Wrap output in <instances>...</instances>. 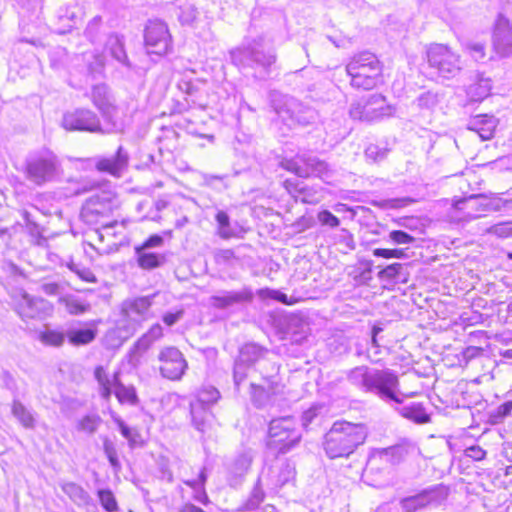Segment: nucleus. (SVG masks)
<instances>
[{"label": "nucleus", "mask_w": 512, "mask_h": 512, "mask_svg": "<svg viewBox=\"0 0 512 512\" xmlns=\"http://www.w3.org/2000/svg\"><path fill=\"white\" fill-rule=\"evenodd\" d=\"M113 420L117 424L122 436L126 438L132 445L135 442L136 433H133V431L124 423L120 417L113 416Z\"/></svg>", "instance_id": "obj_58"}, {"label": "nucleus", "mask_w": 512, "mask_h": 512, "mask_svg": "<svg viewBox=\"0 0 512 512\" xmlns=\"http://www.w3.org/2000/svg\"><path fill=\"white\" fill-rule=\"evenodd\" d=\"M220 392L212 386L203 387L197 394V400L192 404H200V407H208L217 402Z\"/></svg>", "instance_id": "obj_41"}, {"label": "nucleus", "mask_w": 512, "mask_h": 512, "mask_svg": "<svg viewBox=\"0 0 512 512\" xmlns=\"http://www.w3.org/2000/svg\"><path fill=\"white\" fill-rule=\"evenodd\" d=\"M427 59L429 65L446 78L455 76L461 69L459 56L442 44L430 46Z\"/></svg>", "instance_id": "obj_11"}, {"label": "nucleus", "mask_w": 512, "mask_h": 512, "mask_svg": "<svg viewBox=\"0 0 512 512\" xmlns=\"http://www.w3.org/2000/svg\"><path fill=\"white\" fill-rule=\"evenodd\" d=\"M404 265L393 263L378 272V278L382 281L397 282L402 280Z\"/></svg>", "instance_id": "obj_40"}, {"label": "nucleus", "mask_w": 512, "mask_h": 512, "mask_svg": "<svg viewBox=\"0 0 512 512\" xmlns=\"http://www.w3.org/2000/svg\"><path fill=\"white\" fill-rule=\"evenodd\" d=\"M66 334L57 330H45L40 333L39 340L49 346L60 347L63 345Z\"/></svg>", "instance_id": "obj_44"}, {"label": "nucleus", "mask_w": 512, "mask_h": 512, "mask_svg": "<svg viewBox=\"0 0 512 512\" xmlns=\"http://www.w3.org/2000/svg\"><path fill=\"white\" fill-rule=\"evenodd\" d=\"M128 161V153L122 146H119L115 155L97 158L95 167L99 172L108 173L114 177H120L127 168Z\"/></svg>", "instance_id": "obj_18"}, {"label": "nucleus", "mask_w": 512, "mask_h": 512, "mask_svg": "<svg viewBox=\"0 0 512 512\" xmlns=\"http://www.w3.org/2000/svg\"><path fill=\"white\" fill-rule=\"evenodd\" d=\"M160 372L169 380H179L185 373L187 362L175 347H166L159 354Z\"/></svg>", "instance_id": "obj_14"}, {"label": "nucleus", "mask_w": 512, "mask_h": 512, "mask_svg": "<svg viewBox=\"0 0 512 512\" xmlns=\"http://www.w3.org/2000/svg\"><path fill=\"white\" fill-rule=\"evenodd\" d=\"M107 49L115 60L128 68L131 67L124 48V41L122 37L118 35H110L107 41Z\"/></svg>", "instance_id": "obj_29"}, {"label": "nucleus", "mask_w": 512, "mask_h": 512, "mask_svg": "<svg viewBox=\"0 0 512 512\" xmlns=\"http://www.w3.org/2000/svg\"><path fill=\"white\" fill-rule=\"evenodd\" d=\"M493 48L499 57H507L512 52V28L509 20L502 14L495 22Z\"/></svg>", "instance_id": "obj_16"}, {"label": "nucleus", "mask_w": 512, "mask_h": 512, "mask_svg": "<svg viewBox=\"0 0 512 512\" xmlns=\"http://www.w3.org/2000/svg\"><path fill=\"white\" fill-rule=\"evenodd\" d=\"M207 480L206 468H202L199 473L197 480H184V483L195 491L201 490V493L195 496V499L199 502L206 503L207 495L204 491V484Z\"/></svg>", "instance_id": "obj_42"}, {"label": "nucleus", "mask_w": 512, "mask_h": 512, "mask_svg": "<svg viewBox=\"0 0 512 512\" xmlns=\"http://www.w3.org/2000/svg\"><path fill=\"white\" fill-rule=\"evenodd\" d=\"M109 198L100 197L99 195L89 198L81 212L82 217L89 222H92L93 216L104 215L109 210Z\"/></svg>", "instance_id": "obj_24"}, {"label": "nucleus", "mask_w": 512, "mask_h": 512, "mask_svg": "<svg viewBox=\"0 0 512 512\" xmlns=\"http://www.w3.org/2000/svg\"><path fill=\"white\" fill-rule=\"evenodd\" d=\"M251 398L257 406H263L268 400L270 391L263 385L250 384Z\"/></svg>", "instance_id": "obj_46"}, {"label": "nucleus", "mask_w": 512, "mask_h": 512, "mask_svg": "<svg viewBox=\"0 0 512 512\" xmlns=\"http://www.w3.org/2000/svg\"><path fill=\"white\" fill-rule=\"evenodd\" d=\"M275 112L290 125L308 126L318 119V113L293 97H284L282 105L273 104Z\"/></svg>", "instance_id": "obj_10"}, {"label": "nucleus", "mask_w": 512, "mask_h": 512, "mask_svg": "<svg viewBox=\"0 0 512 512\" xmlns=\"http://www.w3.org/2000/svg\"><path fill=\"white\" fill-rule=\"evenodd\" d=\"M60 162L57 156L49 151H42L29 157L26 161V177L36 185L52 181L59 170Z\"/></svg>", "instance_id": "obj_6"}, {"label": "nucleus", "mask_w": 512, "mask_h": 512, "mask_svg": "<svg viewBox=\"0 0 512 512\" xmlns=\"http://www.w3.org/2000/svg\"><path fill=\"white\" fill-rule=\"evenodd\" d=\"M138 254V265L142 269L152 270L164 265L167 261L166 256L152 252H146L142 249H136Z\"/></svg>", "instance_id": "obj_30"}, {"label": "nucleus", "mask_w": 512, "mask_h": 512, "mask_svg": "<svg viewBox=\"0 0 512 512\" xmlns=\"http://www.w3.org/2000/svg\"><path fill=\"white\" fill-rule=\"evenodd\" d=\"M373 255L383 258H403L405 253L402 249L377 248L373 251Z\"/></svg>", "instance_id": "obj_59"}, {"label": "nucleus", "mask_w": 512, "mask_h": 512, "mask_svg": "<svg viewBox=\"0 0 512 512\" xmlns=\"http://www.w3.org/2000/svg\"><path fill=\"white\" fill-rule=\"evenodd\" d=\"M346 73L354 89L372 90L383 83V67L369 51L354 54L346 64Z\"/></svg>", "instance_id": "obj_3"}, {"label": "nucleus", "mask_w": 512, "mask_h": 512, "mask_svg": "<svg viewBox=\"0 0 512 512\" xmlns=\"http://www.w3.org/2000/svg\"><path fill=\"white\" fill-rule=\"evenodd\" d=\"M497 121L494 116L479 114L473 116L467 125V128L478 134L481 140H489L493 137Z\"/></svg>", "instance_id": "obj_21"}, {"label": "nucleus", "mask_w": 512, "mask_h": 512, "mask_svg": "<svg viewBox=\"0 0 512 512\" xmlns=\"http://www.w3.org/2000/svg\"><path fill=\"white\" fill-rule=\"evenodd\" d=\"M102 19L99 16L94 17L87 25L85 34L90 39L91 42H95L97 40V36L100 31Z\"/></svg>", "instance_id": "obj_55"}, {"label": "nucleus", "mask_w": 512, "mask_h": 512, "mask_svg": "<svg viewBox=\"0 0 512 512\" xmlns=\"http://www.w3.org/2000/svg\"><path fill=\"white\" fill-rule=\"evenodd\" d=\"M254 294L249 287L238 291L222 290L209 298L210 305L215 309H230L252 302Z\"/></svg>", "instance_id": "obj_15"}, {"label": "nucleus", "mask_w": 512, "mask_h": 512, "mask_svg": "<svg viewBox=\"0 0 512 512\" xmlns=\"http://www.w3.org/2000/svg\"><path fill=\"white\" fill-rule=\"evenodd\" d=\"M67 311L72 315L83 314L89 310L90 305L76 298H67L64 300Z\"/></svg>", "instance_id": "obj_50"}, {"label": "nucleus", "mask_w": 512, "mask_h": 512, "mask_svg": "<svg viewBox=\"0 0 512 512\" xmlns=\"http://www.w3.org/2000/svg\"><path fill=\"white\" fill-rule=\"evenodd\" d=\"M398 413L405 419L416 424H426L431 421L430 414L420 402H411L397 408Z\"/></svg>", "instance_id": "obj_23"}, {"label": "nucleus", "mask_w": 512, "mask_h": 512, "mask_svg": "<svg viewBox=\"0 0 512 512\" xmlns=\"http://www.w3.org/2000/svg\"><path fill=\"white\" fill-rule=\"evenodd\" d=\"M103 118L106 121L104 129L109 130L107 134L118 131L121 129V123L118 121V108L111 102L104 108L99 109Z\"/></svg>", "instance_id": "obj_36"}, {"label": "nucleus", "mask_w": 512, "mask_h": 512, "mask_svg": "<svg viewBox=\"0 0 512 512\" xmlns=\"http://www.w3.org/2000/svg\"><path fill=\"white\" fill-rule=\"evenodd\" d=\"M153 342L144 334L139 338L128 353V363L136 368L141 363L143 354L149 349Z\"/></svg>", "instance_id": "obj_32"}, {"label": "nucleus", "mask_w": 512, "mask_h": 512, "mask_svg": "<svg viewBox=\"0 0 512 512\" xmlns=\"http://www.w3.org/2000/svg\"><path fill=\"white\" fill-rule=\"evenodd\" d=\"M148 54L165 55L171 49V36L167 25L161 20H150L144 34Z\"/></svg>", "instance_id": "obj_13"}, {"label": "nucleus", "mask_w": 512, "mask_h": 512, "mask_svg": "<svg viewBox=\"0 0 512 512\" xmlns=\"http://www.w3.org/2000/svg\"><path fill=\"white\" fill-rule=\"evenodd\" d=\"M439 103V95L432 91H427L417 98V105L422 109H433Z\"/></svg>", "instance_id": "obj_49"}, {"label": "nucleus", "mask_w": 512, "mask_h": 512, "mask_svg": "<svg viewBox=\"0 0 512 512\" xmlns=\"http://www.w3.org/2000/svg\"><path fill=\"white\" fill-rule=\"evenodd\" d=\"M266 352V349L255 343H246L240 348L233 368V381L236 390L240 389V385L246 380L249 371L256 362L264 357Z\"/></svg>", "instance_id": "obj_12"}, {"label": "nucleus", "mask_w": 512, "mask_h": 512, "mask_svg": "<svg viewBox=\"0 0 512 512\" xmlns=\"http://www.w3.org/2000/svg\"><path fill=\"white\" fill-rule=\"evenodd\" d=\"M318 221L325 226L330 228L338 227L340 220L328 210H322L317 215Z\"/></svg>", "instance_id": "obj_56"}, {"label": "nucleus", "mask_w": 512, "mask_h": 512, "mask_svg": "<svg viewBox=\"0 0 512 512\" xmlns=\"http://www.w3.org/2000/svg\"><path fill=\"white\" fill-rule=\"evenodd\" d=\"M215 221L217 223V235L221 239L226 240L235 236V231L230 223V217L225 211L218 210L215 215Z\"/></svg>", "instance_id": "obj_37"}, {"label": "nucleus", "mask_w": 512, "mask_h": 512, "mask_svg": "<svg viewBox=\"0 0 512 512\" xmlns=\"http://www.w3.org/2000/svg\"><path fill=\"white\" fill-rule=\"evenodd\" d=\"M98 497L102 507L106 511L114 512L118 509L116 499L110 490H99Z\"/></svg>", "instance_id": "obj_47"}, {"label": "nucleus", "mask_w": 512, "mask_h": 512, "mask_svg": "<svg viewBox=\"0 0 512 512\" xmlns=\"http://www.w3.org/2000/svg\"><path fill=\"white\" fill-rule=\"evenodd\" d=\"M284 186L288 193L296 200L305 204H317L321 201L320 192L302 181L286 180Z\"/></svg>", "instance_id": "obj_20"}, {"label": "nucleus", "mask_w": 512, "mask_h": 512, "mask_svg": "<svg viewBox=\"0 0 512 512\" xmlns=\"http://www.w3.org/2000/svg\"><path fill=\"white\" fill-rule=\"evenodd\" d=\"M214 258L218 264H228L235 258V254L231 249H219L215 251Z\"/></svg>", "instance_id": "obj_63"}, {"label": "nucleus", "mask_w": 512, "mask_h": 512, "mask_svg": "<svg viewBox=\"0 0 512 512\" xmlns=\"http://www.w3.org/2000/svg\"><path fill=\"white\" fill-rule=\"evenodd\" d=\"M67 267L69 270L77 274L82 280L90 283L96 282V277L92 273V271L78 263H74L70 261L67 263Z\"/></svg>", "instance_id": "obj_48"}, {"label": "nucleus", "mask_w": 512, "mask_h": 512, "mask_svg": "<svg viewBox=\"0 0 512 512\" xmlns=\"http://www.w3.org/2000/svg\"><path fill=\"white\" fill-rule=\"evenodd\" d=\"M264 496H265V494H264L262 488L260 487V484L258 481L257 484L255 485V487L253 488L250 498L247 501V507L249 509H256L260 505V503L263 502Z\"/></svg>", "instance_id": "obj_54"}, {"label": "nucleus", "mask_w": 512, "mask_h": 512, "mask_svg": "<svg viewBox=\"0 0 512 512\" xmlns=\"http://www.w3.org/2000/svg\"><path fill=\"white\" fill-rule=\"evenodd\" d=\"M62 491L78 506L89 504V494L78 484L66 482L61 485Z\"/></svg>", "instance_id": "obj_31"}, {"label": "nucleus", "mask_w": 512, "mask_h": 512, "mask_svg": "<svg viewBox=\"0 0 512 512\" xmlns=\"http://www.w3.org/2000/svg\"><path fill=\"white\" fill-rule=\"evenodd\" d=\"M91 101L98 110L111 103L108 87L105 84L93 86Z\"/></svg>", "instance_id": "obj_39"}, {"label": "nucleus", "mask_w": 512, "mask_h": 512, "mask_svg": "<svg viewBox=\"0 0 512 512\" xmlns=\"http://www.w3.org/2000/svg\"><path fill=\"white\" fill-rule=\"evenodd\" d=\"M294 474H295V469L290 463H288V462L282 463L281 473L279 474V477H278V483L280 485H284L286 482H288L290 479H292L294 477Z\"/></svg>", "instance_id": "obj_61"}, {"label": "nucleus", "mask_w": 512, "mask_h": 512, "mask_svg": "<svg viewBox=\"0 0 512 512\" xmlns=\"http://www.w3.org/2000/svg\"><path fill=\"white\" fill-rule=\"evenodd\" d=\"M232 63L239 67H260L269 72L276 63L277 56L273 49L265 48L260 41L254 40L248 46L233 49L230 52Z\"/></svg>", "instance_id": "obj_5"}, {"label": "nucleus", "mask_w": 512, "mask_h": 512, "mask_svg": "<svg viewBox=\"0 0 512 512\" xmlns=\"http://www.w3.org/2000/svg\"><path fill=\"white\" fill-rule=\"evenodd\" d=\"M69 343L73 346H83L93 342L97 336V329L92 328H72L66 333Z\"/></svg>", "instance_id": "obj_27"}, {"label": "nucleus", "mask_w": 512, "mask_h": 512, "mask_svg": "<svg viewBox=\"0 0 512 512\" xmlns=\"http://www.w3.org/2000/svg\"><path fill=\"white\" fill-rule=\"evenodd\" d=\"M403 457V449L401 447L392 446L373 453L367 461L365 471H372L378 463L396 464Z\"/></svg>", "instance_id": "obj_22"}, {"label": "nucleus", "mask_w": 512, "mask_h": 512, "mask_svg": "<svg viewBox=\"0 0 512 512\" xmlns=\"http://www.w3.org/2000/svg\"><path fill=\"white\" fill-rule=\"evenodd\" d=\"M487 233L494 234L499 238L512 237V221L493 225L487 229Z\"/></svg>", "instance_id": "obj_52"}, {"label": "nucleus", "mask_w": 512, "mask_h": 512, "mask_svg": "<svg viewBox=\"0 0 512 512\" xmlns=\"http://www.w3.org/2000/svg\"><path fill=\"white\" fill-rule=\"evenodd\" d=\"M39 289L48 296H58L63 291V287L57 282H43Z\"/></svg>", "instance_id": "obj_60"}, {"label": "nucleus", "mask_w": 512, "mask_h": 512, "mask_svg": "<svg viewBox=\"0 0 512 512\" xmlns=\"http://www.w3.org/2000/svg\"><path fill=\"white\" fill-rule=\"evenodd\" d=\"M301 438L302 432L294 417L286 416L270 421L267 441L269 449L286 454L299 444Z\"/></svg>", "instance_id": "obj_4"}, {"label": "nucleus", "mask_w": 512, "mask_h": 512, "mask_svg": "<svg viewBox=\"0 0 512 512\" xmlns=\"http://www.w3.org/2000/svg\"><path fill=\"white\" fill-rule=\"evenodd\" d=\"M321 405H315L306 410L302 415V426L306 428L319 415L322 410Z\"/></svg>", "instance_id": "obj_62"}, {"label": "nucleus", "mask_w": 512, "mask_h": 512, "mask_svg": "<svg viewBox=\"0 0 512 512\" xmlns=\"http://www.w3.org/2000/svg\"><path fill=\"white\" fill-rule=\"evenodd\" d=\"M389 238L395 244H410L414 241V237L402 230H393L389 234Z\"/></svg>", "instance_id": "obj_57"}, {"label": "nucleus", "mask_w": 512, "mask_h": 512, "mask_svg": "<svg viewBox=\"0 0 512 512\" xmlns=\"http://www.w3.org/2000/svg\"><path fill=\"white\" fill-rule=\"evenodd\" d=\"M61 127L69 132H87L104 135L109 130L103 128L100 117L88 108H74L63 113Z\"/></svg>", "instance_id": "obj_7"}, {"label": "nucleus", "mask_w": 512, "mask_h": 512, "mask_svg": "<svg viewBox=\"0 0 512 512\" xmlns=\"http://www.w3.org/2000/svg\"><path fill=\"white\" fill-rule=\"evenodd\" d=\"M458 210L473 209L481 211L496 210L497 207L493 205L492 201L483 197L482 195H471L467 198L459 199L454 204Z\"/></svg>", "instance_id": "obj_26"}, {"label": "nucleus", "mask_w": 512, "mask_h": 512, "mask_svg": "<svg viewBox=\"0 0 512 512\" xmlns=\"http://www.w3.org/2000/svg\"><path fill=\"white\" fill-rule=\"evenodd\" d=\"M367 438L363 424L336 421L323 440V449L330 459L349 457Z\"/></svg>", "instance_id": "obj_2"}, {"label": "nucleus", "mask_w": 512, "mask_h": 512, "mask_svg": "<svg viewBox=\"0 0 512 512\" xmlns=\"http://www.w3.org/2000/svg\"><path fill=\"white\" fill-rule=\"evenodd\" d=\"M12 414L25 428H34L35 419L32 413L20 401H13Z\"/></svg>", "instance_id": "obj_38"}, {"label": "nucleus", "mask_w": 512, "mask_h": 512, "mask_svg": "<svg viewBox=\"0 0 512 512\" xmlns=\"http://www.w3.org/2000/svg\"><path fill=\"white\" fill-rule=\"evenodd\" d=\"M491 89L489 80H482L478 84L471 85L469 87V94L471 95L473 100H482L486 96H488Z\"/></svg>", "instance_id": "obj_45"}, {"label": "nucleus", "mask_w": 512, "mask_h": 512, "mask_svg": "<svg viewBox=\"0 0 512 512\" xmlns=\"http://www.w3.org/2000/svg\"><path fill=\"white\" fill-rule=\"evenodd\" d=\"M466 47L475 60H482L485 57V47L482 43L469 42Z\"/></svg>", "instance_id": "obj_64"}, {"label": "nucleus", "mask_w": 512, "mask_h": 512, "mask_svg": "<svg viewBox=\"0 0 512 512\" xmlns=\"http://www.w3.org/2000/svg\"><path fill=\"white\" fill-rule=\"evenodd\" d=\"M446 497V492L441 487H434L423 492L404 498L401 506L405 512H416L429 504H439Z\"/></svg>", "instance_id": "obj_17"}, {"label": "nucleus", "mask_w": 512, "mask_h": 512, "mask_svg": "<svg viewBox=\"0 0 512 512\" xmlns=\"http://www.w3.org/2000/svg\"><path fill=\"white\" fill-rule=\"evenodd\" d=\"M191 416L194 427L204 433L209 424L210 413L206 407H200V404H191Z\"/></svg>", "instance_id": "obj_35"}, {"label": "nucleus", "mask_w": 512, "mask_h": 512, "mask_svg": "<svg viewBox=\"0 0 512 512\" xmlns=\"http://www.w3.org/2000/svg\"><path fill=\"white\" fill-rule=\"evenodd\" d=\"M94 375L100 386L101 397L108 400L111 397L112 388L114 387V375L110 378L102 366L96 367Z\"/></svg>", "instance_id": "obj_34"}, {"label": "nucleus", "mask_w": 512, "mask_h": 512, "mask_svg": "<svg viewBox=\"0 0 512 512\" xmlns=\"http://www.w3.org/2000/svg\"><path fill=\"white\" fill-rule=\"evenodd\" d=\"M394 111V107L386 103L383 95L373 94L363 101L353 103L349 114L355 120L374 122L391 116Z\"/></svg>", "instance_id": "obj_9"}, {"label": "nucleus", "mask_w": 512, "mask_h": 512, "mask_svg": "<svg viewBox=\"0 0 512 512\" xmlns=\"http://www.w3.org/2000/svg\"><path fill=\"white\" fill-rule=\"evenodd\" d=\"M300 160L305 165V169L309 172V176L313 175L319 178H324L329 173L328 164L314 156H302Z\"/></svg>", "instance_id": "obj_33"}, {"label": "nucleus", "mask_w": 512, "mask_h": 512, "mask_svg": "<svg viewBox=\"0 0 512 512\" xmlns=\"http://www.w3.org/2000/svg\"><path fill=\"white\" fill-rule=\"evenodd\" d=\"M50 310L49 303L42 298L32 297L27 293L18 302L17 312L22 319L41 318Z\"/></svg>", "instance_id": "obj_19"}, {"label": "nucleus", "mask_w": 512, "mask_h": 512, "mask_svg": "<svg viewBox=\"0 0 512 512\" xmlns=\"http://www.w3.org/2000/svg\"><path fill=\"white\" fill-rule=\"evenodd\" d=\"M302 156H298L295 159L287 160L284 167L291 172H294L299 177H309V172L305 169V165L300 160Z\"/></svg>", "instance_id": "obj_51"}, {"label": "nucleus", "mask_w": 512, "mask_h": 512, "mask_svg": "<svg viewBox=\"0 0 512 512\" xmlns=\"http://www.w3.org/2000/svg\"><path fill=\"white\" fill-rule=\"evenodd\" d=\"M152 298L153 296H144L128 299L123 302L121 313L126 324L119 325L117 329L120 334L125 333L124 339L132 336L141 323L146 320L152 305Z\"/></svg>", "instance_id": "obj_8"}, {"label": "nucleus", "mask_w": 512, "mask_h": 512, "mask_svg": "<svg viewBox=\"0 0 512 512\" xmlns=\"http://www.w3.org/2000/svg\"><path fill=\"white\" fill-rule=\"evenodd\" d=\"M120 372L114 373V394L121 404L135 406L139 399L133 386H125L119 380Z\"/></svg>", "instance_id": "obj_25"}, {"label": "nucleus", "mask_w": 512, "mask_h": 512, "mask_svg": "<svg viewBox=\"0 0 512 512\" xmlns=\"http://www.w3.org/2000/svg\"><path fill=\"white\" fill-rule=\"evenodd\" d=\"M252 463V456L249 453L238 455L230 467V473L233 476L232 485L240 483L241 478L248 472Z\"/></svg>", "instance_id": "obj_28"}, {"label": "nucleus", "mask_w": 512, "mask_h": 512, "mask_svg": "<svg viewBox=\"0 0 512 512\" xmlns=\"http://www.w3.org/2000/svg\"><path fill=\"white\" fill-rule=\"evenodd\" d=\"M347 380L362 392L376 395L384 401L402 402L398 397L400 385L398 375L390 369L357 366L347 372Z\"/></svg>", "instance_id": "obj_1"}, {"label": "nucleus", "mask_w": 512, "mask_h": 512, "mask_svg": "<svg viewBox=\"0 0 512 512\" xmlns=\"http://www.w3.org/2000/svg\"><path fill=\"white\" fill-rule=\"evenodd\" d=\"M101 422L100 416L97 414H89L79 420L77 429L88 434H93L97 431Z\"/></svg>", "instance_id": "obj_43"}, {"label": "nucleus", "mask_w": 512, "mask_h": 512, "mask_svg": "<svg viewBox=\"0 0 512 512\" xmlns=\"http://www.w3.org/2000/svg\"><path fill=\"white\" fill-rule=\"evenodd\" d=\"M511 411L512 401H506L499 405L493 412H491L490 417L493 418L494 423H500L504 420L505 417L511 414Z\"/></svg>", "instance_id": "obj_53"}]
</instances>
